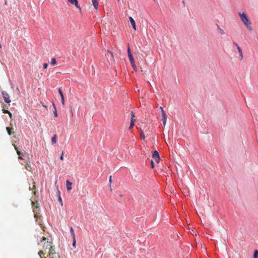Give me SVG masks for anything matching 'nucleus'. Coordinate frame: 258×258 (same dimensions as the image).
<instances>
[{
  "mask_svg": "<svg viewBox=\"0 0 258 258\" xmlns=\"http://www.w3.org/2000/svg\"><path fill=\"white\" fill-rule=\"evenodd\" d=\"M74 240L73 243V246L75 247L76 245V238H75V240Z\"/></svg>",
  "mask_w": 258,
  "mask_h": 258,
  "instance_id": "nucleus-35",
  "label": "nucleus"
},
{
  "mask_svg": "<svg viewBox=\"0 0 258 258\" xmlns=\"http://www.w3.org/2000/svg\"><path fill=\"white\" fill-rule=\"evenodd\" d=\"M58 201L60 203V204L62 205V200H61V198L60 195L58 197Z\"/></svg>",
  "mask_w": 258,
  "mask_h": 258,
  "instance_id": "nucleus-30",
  "label": "nucleus"
},
{
  "mask_svg": "<svg viewBox=\"0 0 258 258\" xmlns=\"http://www.w3.org/2000/svg\"><path fill=\"white\" fill-rule=\"evenodd\" d=\"M3 111L4 113H10V111H9L8 110H5V109H3Z\"/></svg>",
  "mask_w": 258,
  "mask_h": 258,
  "instance_id": "nucleus-33",
  "label": "nucleus"
},
{
  "mask_svg": "<svg viewBox=\"0 0 258 258\" xmlns=\"http://www.w3.org/2000/svg\"><path fill=\"white\" fill-rule=\"evenodd\" d=\"M60 159L61 160H63V152H62L60 156Z\"/></svg>",
  "mask_w": 258,
  "mask_h": 258,
  "instance_id": "nucleus-31",
  "label": "nucleus"
},
{
  "mask_svg": "<svg viewBox=\"0 0 258 258\" xmlns=\"http://www.w3.org/2000/svg\"><path fill=\"white\" fill-rule=\"evenodd\" d=\"M129 20L131 22V24L133 28V29L136 30V22L134 19L132 17H129Z\"/></svg>",
  "mask_w": 258,
  "mask_h": 258,
  "instance_id": "nucleus-10",
  "label": "nucleus"
},
{
  "mask_svg": "<svg viewBox=\"0 0 258 258\" xmlns=\"http://www.w3.org/2000/svg\"><path fill=\"white\" fill-rule=\"evenodd\" d=\"M92 4L96 10H97L98 6V2L97 0H91Z\"/></svg>",
  "mask_w": 258,
  "mask_h": 258,
  "instance_id": "nucleus-14",
  "label": "nucleus"
},
{
  "mask_svg": "<svg viewBox=\"0 0 258 258\" xmlns=\"http://www.w3.org/2000/svg\"><path fill=\"white\" fill-rule=\"evenodd\" d=\"M43 67L44 69H47L48 67V64L47 63H44L43 65Z\"/></svg>",
  "mask_w": 258,
  "mask_h": 258,
  "instance_id": "nucleus-29",
  "label": "nucleus"
},
{
  "mask_svg": "<svg viewBox=\"0 0 258 258\" xmlns=\"http://www.w3.org/2000/svg\"><path fill=\"white\" fill-rule=\"evenodd\" d=\"M68 2L72 5H74L77 8L81 9L79 4L78 0H68Z\"/></svg>",
  "mask_w": 258,
  "mask_h": 258,
  "instance_id": "nucleus-8",
  "label": "nucleus"
},
{
  "mask_svg": "<svg viewBox=\"0 0 258 258\" xmlns=\"http://www.w3.org/2000/svg\"><path fill=\"white\" fill-rule=\"evenodd\" d=\"M8 114H9L10 117H12V113L10 112V113H8Z\"/></svg>",
  "mask_w": 258,
  "mask_h": 258,
  "instance_id": "nucleus-37",
  "label": "nucleus"
},
{
  "mask_svg": "<svg viewBox=\"0 0 258 258\" xmlns=\"http://www.w3.org/2000/svg\"><path fill=\"white\" fill-rule=\"evenodd\" d=\"M46 238L45 237H43L42 238V239H41L40 242H43V241H45V240H46Z\"/></svg>",
  "mask_w": 258,
  "mask_h": 258,
  "instance_id": "nucleus-34",
  "label": "nucleus"
},
{
  "mask_svg": "<svg viewBox=\"0 0 258 258\" xmlns=\"http://www.w3.org/2000/svg\"><path fill=\"white\" fill-rule=\"evenodd\" d=\"M253 258H258V251L255 250L254 252Z\"/></svg>",
  "mask_w": 258,
  "mask_h": 258,
  "instance_id": "nucleus-25",
  "label": "nucleus"
},
{
  "mask_svg": "<svg viewBox=\"0 0 258 258\" xmlns=\"http://www.w3.org/2000/svg\"><path fill=\"white\" fill-rule=\"evenodd\" d=\"M70 232L73 236V239L75 240V232H74V230L73 229V228L72 227H71V229H70Z\"/></svg>",
  "mask_w": 258,
  "mask_h": 258,
  "instance_id": "nucleus-20",
  "label": "nucleus"
},
{
  "mask_svg": "<svg viewBox=\"0 0 258 258\" xmlns=\"http://www.w3.org/2000/svg\"><path fill=\"white\" fill-rule=\"evenodd\" d=\"M160 110L161 111L162 115L163 114V113H166L165 111H164V110L163 109V107L162 106L160 107Z\"/></svg>",
  "mask_w": 258,
  "mask_h": 258,
  "instance_id": "nucleus-28",
  "label": "nucleus"
},
{
  "mask_svg": "<svg viewBox=\"0 0 258 258\" xmlns=\"http://www.w3.org/2000/svg\"><path fill=\"white\" fill-rule=\"evenodd\" d=\"M72 183L70 182L69 180H67L66 181V187L68 191H70L72 189Z\"/></svg>",
  "mask_w": 258,
  "mask_h": 258,
  "instance_id": "nucleus-12",
  "label": "nucleus"
},
{
  "mask_svg": "<svg viewBox=\"0 0 258 258\" xmlns=\"http://www.w3.org/2000/svg\"><path fill=\"white\" fill-rule=\"evenodd\" d=\"M35 188H36L35 183L34 182H33V188L31 190H33V189H35ZM37 194V191L36 190H34V191H33V194H34V196H36Z\"/></svg>",
  "mask_w": 258,
  "mask_h": 258,
  "instance_id": "nucleus-18",
  "label": "nucleus"
},
{
  "mask_svg": "<svg viewBox=\"0 0 258 258\" xmlns=\"http://www.w3.org/2000/svg\"><path fill=\"white\" fill-rule=\"evenodd\" d=\"M235 45L237 47V49L238 50V51L239 53V55H240V59H242L243 58V54H242V49L241 48L238 46V45L236 43H235Z\"/></svg>",
  "mask_w": 258,
  "mask_h": 258,
  "instance_id": "nucleus-9",
  "label": "nucleus"
},
{
  "mask_svg": "<svg viewBox=\"0 0 258 258\" xmlns=\"http://www.w3.org/2000/svg\"><path fill=\"white\" fill-rule=\"evenodd\" d=\"M53 106H54V111L53 113H54V116L55 117H57V111H56V109L54 104H53Z\"/></svg>",
  "mask_w": 258,
  "mask_h": 258,
  "instance_id": "nucleus-27",
  "label": "nucleus"
},
{
  "mask_svg": "<svg viewBox=\"0 0 258 258\" xmlns=\"http://www.w3.org/2000/svg\"><path fill=\"white\" fill-rule=\"evenodd\" d=\"M127 55H128V57L130 63H133V62H135V60H134L133 56L131 53V49H130L128 44L127 46Z\"/></svg>",
  "mask_w": 258,
  "mask_h": 258,
  "instance_id": "nucleus-4",
  "label": "nucleus"
},
{
  "mask_svg": "<svg viewBox=\"0 0 258 258\" xmlns=\"http://www.w3.org/2000/svg\"><path fill=\"white\" fill-rule=\"evenodd\" d=\"M45 252H43V251L42 250H40L38 252V255H39V256L40 257V258H43L42 255H44L46 253V251H44Z\"/></svg>",
  "mask_w": 258,
  "mask_h": 258,
  "instance_id": "nucleus-19",
  "label": "nucleus"
},
{
  "mask_svg": "<svg viewBox=\"0 0 258 258\" xmlns=\"http://www.w3.org/2000/svg\"><path fill=\"white\" fill-rule=\"evenodd\" d=\"M132 68H133L134 70L136 71L137 70V66L135 64V62H133V63H131Z\"/></svg>",
  "mask_w": 258,
  "mask_h": 258,
  "instance_id": "nucleus-24",
  "label": "nucleus"
},
{
  "mask_svg": "<svg viewBox=\"0 0 258 258\" xmlns=\"http://www.w3.org/2000/svg\"><path fill=\"white\" fill-rule=\"evenodd\" d=\"M58 92H59V94H60V97H61V103H62L63 105H64V96H63L62 92V91H61L60 88L58 89Z\"/></svg>",
  "mask_w": 258,
  "mask_h": 258,
  "instance_id": "nucleus-11",
  "label": "nucleus"
},
{
  "mask_svg": "<svg viewBox=\"0 0 258 258\" xmlns=\"http://www.w3.org/2000/svg\"><path fill=\"white\" fill-rule=\"evenodd\" d=\"M13 146H14L15 149L16 150L17 154L18 155V158L22 159H23V158H22V153H21V152L18 149V147L16 145L14 144Z\"/></svg>",
  "mask_w": 258,
  "mask_h": 258,
  "instance_id": "nucleus-7",
  "label": "nucleus"
},
{
  "mask_svg": "<svg viewBox=\"0 0 258 258\" xmlns=\"http://www.w3.org/2000/svg\"><path fill=\"white\" fill-rule=\"evenodd\" d=\"M56 63V60L55 58H52L51 59L50 64L52 66L55 65Z\"/></svg>",
  "mask_w": 258,
  "mask_h": 258,
  "instance_id": "nucleus-22",
  "label": "nucleus"
},
{
  "mask_svg": "<svg viewBox=\"0 0 258 258\" xmlns=\"http://www.w3.org/2000/svg\"><path fill=\"white\" fill-rule=\"evenodd\" d=\"M105 56L108 62H113L114 61L113 53L109 50H107V53L105 54Z\"/></svg>",
  "mask_w": 258,
  "mask_h": 258,
  "instance_id": "nucleus-2",
  "label": "nucleus"
},
{
  "mask_svg": "<svg viewBox=\"0 0 258 258\" xmlns=\"http://www.w3.org/2000/svg\"><path fill=\"white\" fill-rule=\"evenodd\" d=\"M238 15L240 17V19L245 27L249 31H252V28L251 27V23L249 21L247 16L246 14L243 12V13H239Z\"/></svg>",
  "mask_w": 258,
  "mask_h": 258,
  "instance_id": "nucleus-1",
  "label": "nucleus"
},
{
  "mask_svg": "<svg viewBox=\"0 0 258 258\" xmlns=\"http://www.w3.org/2000/svg\"><path fill=\"white\" fill-rule=\"evenodd\" d=\"M152 158H153L156 163H159L160 161V156L159 153L157 151H155L152 153Z\"/></svg>",
  "mask_w": 258,
  "mask_h": 258,
  "instance_id": "nucleus-5",
  "label": "nucleus"
},
{
  "mask_svg": "<svg viewBox=\"0 0 258 258\" xmlns=\"http://www.w3.org/2000/svg\"><path fill=\"white\" fill-rule=\"evenodd\" d=\"M141 138H142L143 139H145V136L144 134V132L142 130L141 131Z\"/></svg>",
  "mask_w": 258,
  "mask_h": 258,
  "instance_id": "nucleus-26",
  "label": "nucleus"
},
{
  "mask_svg": "<svg viewBox=\"0 0 258 258\" xmlns=\"http://www.w3.org/2000/svg\"><path fill=\"white\" fill-rule=\"evenodd\" d=\"M25 168L26 169L28 170V171H30L31 170V165H30V164H29L28 163H26V165H25Z\"/></svg>",
  "mask_w": 258,
  "mask_h": 258,
  "instance_id": "nucleus-21",
  "label": "nucleus"
},
{
  "mask_svg": "<svg viewBox=\"0 0 258 258\" xmlns=\"http://www.w3.org/2000/svg\"><path fill=\"white\" fill-rule=\"evenodd\" d=\"M2 95L4 99L5 102L7 103H10L11 100L10 98L9 94L6 91L2 92Z\"/></svg>",
  "mask_w": 258,
  "mask_h": 258,
  "instance_id": "nucleus-3",
  "label": "nucleus"
},
{
  "mask_svg": "<svg viewBox=\"0 0 258 258\" xmlns=\"http://www.w3.org/2000/svg\"><path fill=\"white\" fill-rule=\"evenodd\" d=\"M162 116V121H163V124L164 126H165L166 120H167V115H166V113H163Z\"/></svg>",
  "mask_w": 258,
  "mask_h": 258,
  "instance_id": "nucleus-13",
  "label": "nucleus"
},
{
  "mask_svg": "<svg viewBox=\"0 0 258 258\" xmlns=\"http://www.w3.org/2000/svg\"><path fill=\"white\" fill-rule=\"evenodd\" d=\"M131 114H132V118H131V120L130 125L129 127L130 129L132 128L134 126L135 123L136 121V119L134 118L135 115L134 114L133 112H132Z\"/></svg>",
  "mask_w": 258,
  "mask_h": 258,
  "instance_id": "nucleus-6",
  "label": "nucleus"
},
{
  "mask_svg": "<svg viewBox=\"0 0 258 258\" xmlns=\"http://www.w3.org/2000/svg\"><path fill=\"white\" fill-rule=\"evenodd\" d=\"M151 167L152 168H154V162L152 160L151 161Z\"/></svg>",
  "mask_w": 258,
  "mask_h": 258,
  "instance_id": "nucleus-32",
  "label": "nucleus"
},
{
  "mask_svg": "<svg viewBox=\"0 0 258 258\" xmlns=\"http://www.w3.org/2000/svg\"><path fill=\"white\" fill-rule=\"evenodd\" d=\"M57 141V136L56 135H54L53 137L51 139V143L52 144H55L56 143Z\"/></svg>",
  "mask_w": 258,
  "mask_h": 258,
  "instance_id": "nucleus-16",
  "label": "nucleus"
},
{
  "mask_svg": "<svg viewBox=\"0 0 258 258\" xmlns=\"http://www.w3.org/2000/svg\"><path fill=\"white\" fill-rule=\"evenodd\" d=\"M31 205L33 207H34L36 209L39 208L38 203L37 201H36L35 202L33 201H31Z\"/></svg>",
  "mask_w": 258,
  "mask_h": 258,
  "instance_id": "nucleus-15",
  "label": "nucleus"
},
{
  "mask_svg": "<svg viewBox=\"0 0 258 258\" xmlns=\"http://www.w3.org/2000/svg\"><path fill=\"white\" fill-rule=\"evenodd\" d=\"M111 181H112V180H111V176H110L109 177V182H110V183H111Z\"/></svg>",
  "mask_w": 258,
  "mask_h": 258,
  "instance_id": "nucleus-36",
  "label": "nucleus"
},
{
  "mask_svg": "<svg viewBox=\"0 0 258 258\" xmlns=\"http://www.w3.org/2000/svg\"><path fill=\"white\" fill-rule=\"evenodd\" d=\"M218 30L219 32L221 35H223V34H224L225 33V32H224V30H223L222 29L220 28L219 27V26H218Z\"/></svg>",
  "mask_w": 258,
  "mask_h": 258,
  "instance_id": "nucleus-23",
  "label": "nucleus"
},
{
  "mask_svg": "<svg viewBox=\"0 0 258 258\" xmlns=\"http://www.w3.org/2000/svg\"><path fill=\"white\" fill-rule=\"evenodd\" d=\"M6 130H7L8 134V135L9 136H11L12 135V133H13V132L12 131V130H13V128H10L9 127H6Z\"/></svg>",
  "mask_w": 258,
  "mask_h": 258,
  "instance_id": "nucleus-17",
  "label": "nucleus"
}]
</instances>
